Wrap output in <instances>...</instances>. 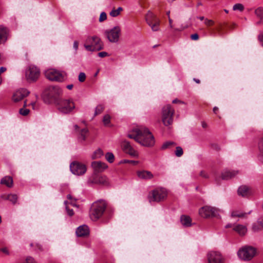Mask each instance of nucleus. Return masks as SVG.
I'll list each match as a JSON object with an SVG mask.
<instances>
[{"mask_svg": "<svg viewBox=\"0 0 263 263\" xmlns=\"http://www.w3.org/2000/svg\"><path fill=\"white\" fill-rule=\"evenodd\" d=\"M127 136L144 146L152 147L155 143L154 136L147 128H134L127 134Z\"/></svg>", "mask_w": 263, "mask_h": 263, "instance_id": "obj_1", "label": "nucleus"}, {"mask_svg": "<svg viewBox=\"0 0 263 263\" xmlns=\"http://www.w3.org/2000/svg\"><path fill=\"white\" fill-rule=\"evenodd\" d=\"M105 212L106 214L109 212L107 202L104 200H97L91 205L89 214L90 217L92 220L97 221Z\"/></svg>", "mask_w": 263, "mask_h": 263, "instance_id": "obj_2", "label": "nucleus"}, {"mask_svg": "<svg viewBox=\"0 0 263 263\" xmlns=\"http://www.w3.org/2000/svg\"><path fill=\"white\" fill-rule=\"evenodd\" d=\"M84 47L87 51H99L103 48V44L99 37L89 36L86 40Z\"/></svg>", "mask_w": 263, "mask_h": 263, "instance_id": "obj_3", "label": "nucleus"}, {"mask_svg": "<svg viewBox=\"0 0 263 263\" xmlns=\"http://www.w3.org/2000/svg\"><path fill=\"white\" fill-rule=\"evenodd\" d=\"M63 91L58 86H49L45 91V95L50 102H57L62 95Z\"/></svg>", "mask_w": 263, "mask_h": 263, "instance_id": "obj_4", "label": "nucleus"}, {"mask_svg": "<svg viewBox=\"0 0 263 263\" xmlns=\"http://www.w3.org/2000/svg\"><path fill=\"white\" fill-rule=\"evenodd\" d=\"M256 249L252 246H245L239 250L237 255L242 260L249 261L251 260L256 255Z\"/></svg>", "mask_w": 263, "mask_h": 263, "instance_id": "obj_5", "label": "nucleus"}, {"mask_svg": "<svg viewBox=\"0 0 263 263\" xmlns=\"http://www.w3.org/2000/svg\"><path fill=\"white\" fill-rule=\"evenodd\" d=\"M40 75V69L34 65H29L25 70V78L29 83L37 81Z\"/></svg>", "mask_w": 263, "mask_h": 263, "instance_id": "obj_6", "label": "nucleus"}, {"mask_svg": "<svg viewBox=\"0 0 263 263\" xmlns=\"http://www.w3.org/2000/svg\"><path fill=\"white\" fill-rule=\"evenodd\" d=\"M121 33V29L119 26H115L110 30L104 32V34L110 42L117 43L118 42Z\"/></svg>", "mask_w": 263, "mask_h": 263, "instance_id": "obj_7", "label": "nucleus"}, {"mask_svg": "<svg viewBox=\"0 0 263 263\" xmlns=\"http://www.w3.org/2000/svg\"><path fill=\"white\" fill-rule=\"evenodd\" d=\"M219 210L214 207L205 206L199 211L200 215L204 218H208L209 217H217L218 215Z\"/></svg>", "mask_w": 263, "mask_h": 263, "instance_id": "obj_8", "label": "nucleus"}, {"mask_svg": "<svg viewBox=\"0 0 263 263\" xmlns=\"http://www.w3.org/2000/svg\"><path fill=\"white\" fill-rule=\"evenodd\" d=\"M167 196V192L163 189H156L154 190L151 195L149 196L150 202H160L163 200Z\"/></svg>", "mask_w": 263, "mask_h": 263, "instance_id": "obj_9", "label": "nucleus"}, {"mask_svg": "<svg viewBox=\"0 0 263 263\" xmlns=\"http://www.w3.org/2000/svg\"><path fill=\"white\" fill-rule=\"evenodd\" d=\"M75 108L74 104L72 100H64L59 107V110L63 114H69Z\"/></svg>", "mask_w": 263, "mask_h": 263, "instance_id": "obj_10", "label": "nucleus"}, {"mask_svg": "<svg viewBox=\"0 0 263 263\" xmlns=\"http://www.w3.org/2000/svg\"><path fill=\"white\" fill-rule=\"evenodd\" d=\"M45 75L47 79L52 81L60 82L63 80L62 74L60 71L54 69L46 70Z\"/></svg>", "mask_w": 263, "mask_h": 263, "instance_id": "obj_11", "label": "nucleus"}, {"mask_svg": "<svg viewBox=\"0 0 263 263\" xmlns=\"http://www.w3.org/2000/svg\"><path fill=\"white\" fill-rule=\"evenodd\" d=\"M71 172L74 175H82L85 174L86 171V166L81 163L74 162L70 165Z\"/></svg>", "mask_w": 263, "mask_h": 263, "instance_id": "obj_12", "label": "nucleus"}, {"mask_svg": "<svg viewBox=\"0 0 263 263\" xmlns=\"http://www.w3.org/2000/svg\"><path fill=\"white\" fill-rule=\"evenodd\" d=\"M208 263H222L223 258L221 253L217 251H210L207 254Z\"/></svg>", "mask_w": 263, "mask_h": 263, "instance_id": "obj_13", "label": "nucleus"}, {"mask_svg": "<svg viewBox=\"0 0 263 263\" xmlns=\"http://www.w3.org/2000/svg\"><path fill=\"white\" fill-rule=\"evenodd\" d=\"M30 92L25 88H21L16 90L12 96V100L15 102H17L29 95Z\"/></svg>", "mask_w": 263, "mask_h": 263, "instance_id": "obj_14", "label": "nucleus"}, {"mask_svg": "<svg viewBox=\"0 0 263 263\" xmlns=\"http://www.w3.org/2000/svg\"><path fill=\"white\" fill-rule=\"evenodd\" d=\"M76 233L78 237L87 236L89 234V229L86 225L80 226L77 229Z\"/></svg>", "mask_w": 263, "mask_h": 263, "instance_id": "obj_15", "label": "nucleus"}, {"mask_svg": "<svg viewBox=\"0 0 263 263\" xmlns=\"http://www.w3.org/2000/svg\"><path fill=\"white\" fill-rule=\"evenodd\" d=\"M91 182L104 186L109 184L108 180L105 176H96L93 178Z\"/></svg>", "mask_w": 263, "mask_h": 263, "instance_id": "obj_16", "label": "nucleus"}, {"mask_svg": "<svg viewBox=\"0 0 263 263\" xmlns=\"http://www.w3.org/2000/svg\"><path fill=\"white\" fill-rule=\"evenodd\" d=\"M91 166L96 172H101L107 167L105 163L101 161H93L91 163Z\"/></svg>", "mask_w": 263, "mask_h": 263, "instance_id": "obj_17", "label": "nucleus"}, {"mask_svg": "<svg viewBox=\"0 0 263 263\" xmlns=\"http://www.w3.org/2000/svg\"><path fill=\"white\" fill-rule=\"evenodd\" d=\"M8 29L3 26H0V44L4 43L7 40Z\"/></svg>", "mask_w": 263, "mask_h": 263, "instance_id": "obj_18", "label": "nucleus"}, {"mask_svg": "<svg viewBox=\"0 0 263 263\" xmlns=\"http://www.w3.org/2000/svg\"><path fill=\"white\" fill-rule=\"evenodd\" d=\"M238 173V171L226 170L222 173L221 178L223 180H229L234 177Z\"/></svg>", "mask_w": 263, "mask_h": 263, "instance_id": "obj_19", "label": "nucleus"}, {"mask_svg": "<svg viewBox=\"0 0 263 263\" xmlns=\"http://www.w3.org/2000/svg\"><path fill=\"white\" fill-rule=\"evenodd\" d=\"M137 175L139 178L145 180L151 179L154 176L153 174L148 171H138Z\"/></svg>", "mask_w": 263, "mask_h": 263, "instance_id": "obj_20", "label": "nucleus"}, {"mask_svg": "<svg viewBox=\"0 0 263 263\" xmlns=\"http://www.w3.org/2000/svg\"><path fill=\"white\" fill-rule=\"evenodd\" d=\"M237 192L239 195L246 197L250 194V190L249 187L246 185H242L238 188Z\"/></svg>", "mask_w": 263, "mask_h": 263, "instance_id": "obj_21", "label": "nucleus"}, {"mask_svg": "<svg viewBox=\"0 0 263 263\" xmlns=\"http://www.w3.org/2000/svg\"><path fill=\"white\" fill-rule=\"evenodd\" d=\"M233 230L238 233L240 235H244L247 232V228L246 226L241 224H237L233 227Z\"/></svg>", "mask_w": 263, "mask_h": 263, "instance_id": "obj_22", "label": "nucleus"}, {"mask_svg": "<svg viewBox=\"0 0 263 263\" xmlns=\"http://www.w3.org/2000/svg\"><path fill=\"white\" fill-rule=\"evenodd\" d=\"M180 221L185 227H189L192 226V219L189 216L182 215L180 217Z\"/></svg>", "mask_w": 263, "mask_h": 263, "instance_id": "obj_23", "label": "nucleus"}, {"mask_svg": "<svg viewBox=\"0 0 263 263\" xmlns=\"http://www.w3.org/2000/svg\"><path fill=\"white\" fill-rule=\"evenodd\" d=\"M159 20L156 16L151 11H148L145 16V21L147 24H150L155 22V21Z\"/></svg>", "mask_w": 263, "mask_h": 263, "instance_id": "obj_24", "label": "nucleus"}, {"mask_svg": "<svg viewBox=\"0 0 263 263\" xmlns=\"http://www.w3.org/2000/svg\"><path fill=\"white\" fill-rule=\"evenodd\" d=\"M1 183L9 187H11L13 185V179L10 176H5L1 179Z\"/></svg>", "mask_w": 263, "mask_h": 263, "instance_id": "obj_25", "label": "nucleus"}, {"mask_svg": "<svg viewBox=\"0 0 263 263\" xmlns=\"http://www.w3.org/2000/svg\"><path fill=\"white\" fill-rule=\"evenodd\" d=\"M174 110L170 105H166L162 108V115H174Z\"/></svg>", "mask_w": 263, "mask_h": 263, "instance_id": "obj_26", "label": "nucleus"}, {"mask_svg": "<svg viewBox=\"0 0 263 263\" xmlns=\"http://www.w3.org/2000/svg\"><path fill=\"white\" fill-rule=\"evenodd\" d=\"M251 212L248 213H244L239 211H233L231 212V217H240L246 218L248 214H250Z\"/></svg>", "mask_w": 263, "mask_h": 263, "instance_id": "obj_27", "label": "nucleus"}, {"mask_svg": "<svg viewBox=\"0 0 263 263\" xmlns=\"http://www.w3.org/2000/svg\"><path fill=\"white\" fill-rule=\"evenodd\" d=\"M160 20H156L155 22L148 24L153 31H157L159 30Z\"/></svg>", "mask_w": 263, "mask_h": 263, "instance_id": "obj_28", "label": "nucleus"}, {"mask_svg": "<svg viewBox=\"0 0 263 263\" xmlns=\"http://www.w3.org/2000/svg\"><path fill=\"white\" fill-rule=\"evenodd\" d=\"M173 116H163L162 120L165 126H168L173 123Z\"/></svg>", "mask_w": 263, "mask_h": 263, "instance_id": "obj_29", "label": "nucleus"}, {"mask_svg": "<svg viewBox=\"0 0 263 263\" xmlns=\"http://www.w3.org/2000/svg\"><path fill=\"white\" fill-rule=\"evenodd\" d=\"M123 8L121 7H118L117 9H113L110 12L109 15L112 17H117L120 14L121 12L123 11Z\"/></svg>", "mask_w": 263, "mask_h": 263, "instance_id": "obj_30", "label": "nucleus"}, {"mask_svg": "<svg viewBox=\"0 0 263 263\" xmlns=\"http://www.w3.org/2000/svg\"><path fill=\"white\" fill-rule=\"evenodd\" d=\"M103 151L100 148H98L94 152L91 157H92V159H99V158H101V157L102 156H103Z\"/></svg>", "mask_w": 263, "mask_h": 263, "instance_id": "obj_31", "label": "nucleus"}, {"mask_svg": "<svg viewBox=\"0 0 263 263\" xmlns=\"http://www.w3.org/2000/svg\"><path fill=\"white\" fill-rule=\"evenodd\" d=\"M6 199L14 204L16 203L18 197L16 194H10L7 195Z\"/></svg>", "mask_w": 263, "mask_h": 263, "instance_id": "obj_32", "label": "nucleus"}, {"mask_svg": "<svg viewBox=\"0 0 263 263\" xmlns=\"http://www.w3.org/2000/svg\"><path fill=\"white\" fill-rule=\"evenodd\" d=\"M255 14L260 20H263V8H257L255 10Z\"/></svg>", "mask_w": 263, "mask_h": 263, "instance_id": "obj_33", "label": "nucleus"}, {"mask_svg": "<svg viewBox=\"0 0 263 263\" xmlns=\"http://www.w3.org/2000/svg\"><path fill=\"white\" fill-rule=\"evenodd\" d=\"M105 159L109 163H112L115 160V156L113 153L108 152L105 155Z\"/></svg>", "mask_w": 263, "mask_h": 263, "instance_id": "obj_34", "label": "nucleus"}, {"mask_svg": "<svg viewBox=\"0 0 263 263\" xmlns=\"http://www.w3.org/2000/svg\"><path fill=\"white\" fill-rule=\"evenodd\" d=\"M125 152L132 157H137L138 155V152L135 150L132 146L127 149Z\"/></svg>", "mask_w": 263, "mask_h": 263, "instance_id": "obj_35", "label": "nucleus"}, {"mask_svg": "<svg viewBox=\"0 0 263 263\" xmlns=\"http://www.w3.org/2000/svg\"><path fill=\"white\" fill-rule=\"evenodd\" d=\"M88 133V129L86 128L82 129L80 131L79 135V138L84 141L86 137V135Z\"/></svg>", "mask_w": 263, "mask_h": 263, "instance_id": "obj_36", "label": "nucleus"}, {"mask_svg": "<svg viewBox=\"0 0 263 263\" xmlns=\"http://www.w3.org/2000/svg\"><path fill=\"white\" fill-rule=\"evenodd\" d=\"M121 146L122 147L123 150L125 152L127 149H129L130 147H132V145L130 143L124 140L121 143Z\"/></svg>", "mask_w": 263, "mask_h": 263, "instance_id": "obj_37", "label": "nucleus"}, {"mask_svg": "<svg viewBox=\"0 0 263 263\" xmlns=\"http://www.w3.org/2000/svg\"><path fill=\"white\" fill-rule=\"evenodd\" d=\"M104 109V106L102 105H98L95 110V115H98L102 113Z\"/></svg>", "mask_w": 263, "mask_h": 263, "instance_id": "obj_38", "label": "nucleus"}, {"mask_svg": "<svg viewBox=\"0 0 263 263\" xmlns=\"http://www.w3.org/2000/svg\"><path fill=\"white\" fill-rule=\"evenodd\" d=\"M233 10H239L240 11H242L244 10V6L242 4L238 3L235 4L233 7Z\"/></svg>", "mask_w": 263, "mask_h": 263, "instance_id": "obj_39", "label": "nucleus"}, {"mask_svg": "<svg viewBox=\"0 0 263 263\" xmlns=\"http://www.w3.org/2000/svg\"><path fill=\"white\" fill-rule=\"evenodd\" d=\"M183 149L180 146L176 147L175 151V155L177 157H181L183 155Z\"/></svg>", "mask_w": 263, "mask_h": 263, "instance_id": "obj_40", "label": "nucleus"}, {"mask_svg": "<svg viewBox=\"0 0 263 263\" xmlns=\"http://www.w3.org/2000/svg\"><path fill=\"white\" fill-rule=\"evenodd\" d=\"M103 122L105 126H111L110 124V116H104L103 119Z\"/></svg>", "mask_w": 263, "mask_h": 263, "instance_id": "obj_41", "label": "nucleus"}, {"mask_svg": "<svg viewBox=\"0 0 263 263\" xmlns=\"http://www.w3.org/2000/svg\"><path fill=\"white\" fill-rule=\"evenodd\" d=\"M175 144V143L172 141H167L163 144L162 145V149H165L168 147H170L171 146Z\"/></svg>", "mask_w": 263, "mask_h": 263, "instance_id": "obj_42", "label": "nucleus"}, {"mask_svg": "<svg viewBox=\"0 0 263 263\" xmlns=\"http://www.w3.org/2000/svg\"><path fill=\"white\" fill-rule=\"evenodd\" d=\"M19 112L21 115H28L30 112V110L29 109L23 108L19 109Z\"/></svg>", "mask_w": 263, "mask_h": 263, "instance_id": "obj_43", "label": "nucleus"}, {"mask_svg": "<svg viewBox=\"0 0 263 263\" xmlns=\"http://www.w3.org/2000/svg\"><path fill=\"white\" fill-rule=\"evenodd\" d=\"M258 148L260 155L263 157V137L259 142Z\"/></svg>", "mask_w": 263, "mask_h": 263, "instance_id": "obj_44", "label": "nucleus"}, {"mask_svg": "<svg viewBox=\"0 0 263 263\" xmlns=\"http://www.w3.org/2000/svg\"><path fill=\"white\" fill-rule=\"evenodd\" d=\"M86 79V74L84 72H80L79 75L78 80L80 82H83Z\"/></svg>", "mask_w": 263, "mask_h": 263, "instance_id": "obj_45", "label": "nucleus"}, {"mask_svg": "<svg viewBox=\"0 0 263 263\" xmlns=\"http://www.w3.org/2000/svg\"><path fill=\"white\" fill-rule=\"evenodd\" d=\"M106 18H107V15H106V13L104 12H102L100 15L99 21L100 22H103L105 20H106Z\"/></svg>", "mask_w": 263, "mask_h": 263, "instance_id": "obj_46", "label": "nucleus"}, {"mask_svg": "<svg viewBox=\"0 0 263 263\" xmlns=\"http://www.w3.org/2000/svg\"><path fill=\"white\" fill-rule=\"evenodd\" d=\"M260 45L263 47V33H260L257 36Z\"/></svg>", "mask_w": 263, "mask_h": 263, "instance_id": "obj_47", "label": "nucleus"}, {"mask_svg": "<svg viewBox=\"0 0 263 263\" xmlns=\"http://www.w3.org/2000/svg\"><path fill=\"white\" fill-rule=\"evenodd\" d=\"M66 209L67 211V214L70 216H72L74 215V212L72 209H69L68 206L66 207Z\"/></svg>", "mask_w": 263, "mask_h": 263, "instance_id": "obj_48", "label": "nucleus"}, {"mask_svg": "<svg viewBox=\"0 0 263 263\" xmlns=\"http://www.w3.org/2000/svg\"><path fill=\"white\" fill-rule=\"evenodd\" d=\"M204 23L207 26H211L213 24L214 22L212 20L205 19L204 21Z\"/></svg>", "mask_w": 263, "mask_h": 263, "instance_id": "obj_49", "label": "nucleus"}, {"mask_svg": "<svg viewBox=\"0 0 263 263\" xmlns=\"http://www.w3.org/2000/svg\"><path fill=\"white\" fill-rule=\"evenodd\" d=\"M108 55V53L105 51L98 53V56L101 58H104Z\"/></svg>", "mask_w": 263, "mask_h": 263, "instance_id": "obj_50", "label": "nucleus"}, {"mask_svg": "<svg viewBox=\"0 0 263 263\" xmlns=\"http://www.w3.org/2000/svg\"><path fill=\"white\" fill-rule=\"evenodd\" d=\"M191 38L193 40H197L199 39V35L197 33H194L191 35Z\"/></svg>", "mask_w": 263, "mask_h": 263, "instance_id": "obj_51", "label": "nucleus"}, {"mask_svg": "<svg viewBox=\"0 0 263 263\" xmlns=\"http://www.w3.org/2000/svg\"><path fill=\"white\" fill-rule=\"evenodd\" d=\"M212 147L213 149H214L217 151H218L220 149L219 146L217 144H213L212 145Z\"/></svg>", "mask_w": 263, "mask_h": 263, "instance_id": "obj_52", "label": "nucleus"}, {"mask_svg": "<svg viewBox=\"0 0 263 263\" xmlns=\"http://www.w3.org/2000/svg\"><path fill=\"white\" fill-rule=\"evenodd\" d=\"M200 175L202 176V177H204L205 178H209L208 175L203 171H202L200 173Z\"/></svg>", "mask_w": 263, "mask_h": 263, "instance_id": "obj_53", "label": "nucleus"}, {"mask_svg": "<svg viewBox=\"0 0 263 263\" xmlns=\"http://www.w3.org/2000/svg\"><path fill=\"white\" fill-rule=\"evenodd\" d=\"M1 251H2V252H3L4 253H5L7 255L9 254V251H8V249L6 247L1 249Z\"/></svg>", "mask_w": 263, "mask_h": 263, "instance_id": "obj_54", "label": "nucleus"}, {"mask_svg": "<svg viewBox=\"0 0 263 263\" xmlns=\"http://www.w3.org/2000/svg\"><path fill=\"white\" fill-rule=\"evenodd\" d=\"M172 103H180V104H184V103L180 100H178V99H175L174 100H173L172 101Z\"/></svg>", "mask_w": 263, "mask_h": 263, "instance_id": "obj_55", "label": "nucleus"}, {"mask_svg": "<svg viewBox=\"0 0 263 263\" xmlns=\"http://www.w3.org/2000/svg\"><path fill=\"white\" fill-rule=\"evenodd\" d=\"M78 46H79L78 42L77 41H74L73 43V48H74V49L76 50H77V49L78 48Z\"/></svg>", "mask_w": 263, "mask_h": 263, "instance_id": "obj_56", "label": "nucleus"}, {"mask_svg": "<svg viewBox=\"0 0 263 263\" xmlns=\"http://www.w3.org/2000/svg\"><path fill=\"white\" fill-rule=\"evenodd\" d=\"M169 25L171 28H173V20L169 17L168 18Z\"/></svg>", "mask_w": 263, "mask_h": 263, "instance_id": "obj_57", "label": "nucleus"}, {"mask_svg": "<svg viewBox=\"0 0 263 263\" xmlns=\"http://www.w3.org/2000/svg\"><path fill=\"white\" fill-rule=\"evenodd\" d=\"M7 70L6 68V67H1L0 68V73H3L4 72L6 71Z\"/></svg>", "mask_w": 263, "mask_h": 263, "instance_id": "obj_58", "label": "nucleus"}, {"mask_svg": "<svg viewBox=\"0 0 263 263\" xmlns=\"http://www.w3.org/2000/svg\"><path fill=\"white\" fill-rule=\"evenodd\" d=\"M258 224L260 226L263 228V218L262 219H260L258 221Z\"/></svg>", "mask_w": 263, "mask_h": 263, "instance_id": "obj_59", "label": "nucleus"}, {"mask_svg": "<svg viewBox=\"0 0 263 263\" xmlns=\"http://www.w3.org/2000/svg\"><path fill=\"white\" fill-rule=\"evenodd\" d=\"M213 113L215 114H217L218 111V108L217 107H214L213 109Z\"/></svg>", "mask_w": 263, "mask_h": 263, "instance_id": "obj_60", "label": "nucleus"}, {"mask_svg": "<svg viewBox=\"0 0 263 263\" xmlns=\"http://www.w3.org/2000/svg\"><path fill=\"white\" fill-rule=\"evenodd\" d=\"M73 86L72 84H69L66 86L67 88L69 90L73 88Z\"/></svg>", "mask_w": 263, "mask_h": 263, "instance_id": "obj_61", "label": "nucleus"}, {"mask_svg": "<svg viewBox=\"0 0 263 263\" xmlns=\"http://www.w3.org/2000/svg\"><path fill=\"white\" fill-rule=\"evenodd\" d=\"M252 229L254 231H257L259 230L258 228L255 225L253 226Z\"/></svg>", "mask_w": 263, "mask_h": 263, "instance_id": "obj_62", "label": "nucleus"}, {"mask_svg": "<svg viewBox=\"0 0 263 263\" xmlns=\"http://www.w3.org/2000/svg\"><path fill=\"white\" fill-rule=\"evenodd\" d=\"M231 227H233V226L232 224L231 223H229V224H227L226 226H225V228H231Z\"/></svg>", "mask_w": 263, "mask_h": 263, "instance_id": "obj_63", "label": "nucleus"}, {"mask_svg": "<svg viewBox=\"0 0 263 263\" xmlns=\"http://www.w3.org/2000/svg\"><path fill=\"white\" fill-rule=\"evenodd\" d=\"M202 126L203 128H206L207 127V124L205 122H202Z\"/></svg>", "mask_w": 263, "mask_h": 263, "instance_id": "obj_64", "label": "nucleus"}]
</instances>
